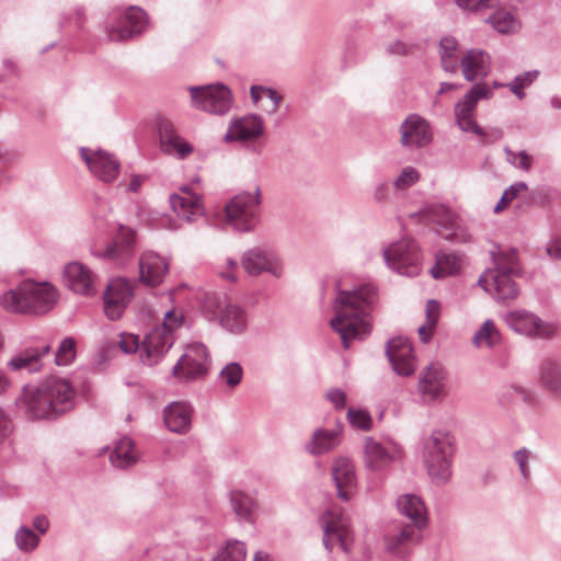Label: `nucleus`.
I'll return each mask as SVG.
<instances>
[{"instance_id":"ddd939ff","label":"nucleus","mask_w":561,"mask_h":561,"mask_svg":"<svg viewBox=\"0 0 561 561\" xmlns=\"http://www.w3.org/2000/svg\"><path fill=\"white\" fill-rule=\"evenodd\" d=\"M323 528V545L328 551H332L339 545L344 552H348L353 541L348 517L341 511L332 508L321 517Z\"/></svg>"},{"instance_id":"5fc2aeb1","label":"nucleus","mask_w":561,"mask_h":561,"mask_svg":"<svg viewBox=\"0 0 561 561\" xmlns=\"http://www.w3.org/2000/svg\"><path fill=\"white\" fill-rule=\"evenodd\" d=\"M346 416L354 428L369 431L373 427V419L367 410L350 408Z\"/></svg>"},{"instance_id":"e433bc0d","label":"nucleus","mask_w":561,"mask_h":561,"mask_svg":"<svg viewBox=\"0 0 561 561\" xmlns=\"http://www.w3.org/2000/svg\"><path fill=\"white\" fill-rule=\"evenodd\" d=\"M219 324L229 333L241 334L248 328L247 312L241 306L231 301L220 316Z\"/></svg>"},{"instance_id":"39448f33","label":"nucleus","mask_w":561,"mask_h":561,"mask_svg":"<svg viewBox=\"0 0 561 561\" xmlns=\"http://www.w3.org/2000/svg\"><path fill=\"white\" fill-rule=\"evenodd\" d=\"M148 24L146 11L138 5H129L124 10L111 11L102 24V31L107 42L122 43L141 35Z\"/></svg>"},{"instance_id":"f03ea898","label":"nucleus","mask_w":561,"mask_h":561,"mask_svg":"<svg viewBox=\"0 0 561 561\" xmlns=\"http://www.w3.org/2000/svg\"><path fill=\"white\" fill-rule=\"evenodd\" d=\"M76 390L68 379L49 377L38 386H25L16 405L32 419H50L75 407Z\"/></svg>"},{"instance_id":"9b49d317","label":"nucleus","mask_w":561,"mask_h":561,"mask_svg":"<svg viewBox=\"0 0 561 561\" xmlns=\"http://www.w3.org/2000/svg\"><path fill=\"white\" fill-rule=\"evenodd\" d=\"M503 320L515 333L530 339L549 340L557 332L554 324L526 309L508 311L503 316Z\"/></svg>"},{"instance_id":"de8ad7c7","label":"nucleus","mask_w":561,"mask_h":561,"mask_svg":"<svg viewBox=\"0 0 561 561\" xmlns=\"http://www.w3.org/2000/svg\"><path fill=\"white\" fill-rule=\"evenodd\" d=\"M14 540L18 549L25 553L34 551L41 541L39 536L26 526L18 528Z\"/></svg>"},{"instance_id":"6e6d98bb","label":"nucleus","mask_w":561,"mask_h":561,"mask_svg":"<svg viewBox=\"0 0 561 561\" xmlns=\"http://www.w3.org/2000/svg\"><path fill=\"white\" fill-rule=\"evenodd\" d=\"M504 152L506 161L517 169L529 171L533 167L534 158L526 151L514 152L511 148L505 147Z\"/></svg>"},{"instance_id":"6e6552de","label":"nucleus","mask_w":561,"mask_h":561,"mask_svg":"<svg viewBox=\"0 0 561 561\" xmlns=\"http://www.w3.org/2000/svg\"><path fill=\"white\" fill-rule=\"evenodd\" d=\"M190 92L192 106L198 111L221 116L232 107L231 91L222 83L191 87Z\"/></svg>"},{"instance_id":"1a4fd4ad","label":"nucleus","mask_w":561,"mask_h":561,"mask_svg":"<svg viewBox=\"0 0 561 561\" xmlns=\"http://www.w3.org/2000/svg\"><path fill=\"white\" fill-rule=\"evenodd\" d=\"M492 96L493 92L486 83L473 84L455 105L454 112L458 127L463 131L484 136L483 129L476 121V108L480 100H490Z\"/></svg>"},{"instance_id":"20e7f679","label":"nucleus","mask_w":561,"mask_h":561,"mask_svg":"<svg viewBox=\"0 0 561 561\" xmlns=\"http://www.w3.org/2000/svg\"><path fill=\"white\" fill-rule=\"evenodd\" d=\"M455 454L453 435L443 430H435L423 440L422 460L427 474L436 485L446 484L451 478Z\"/></svg>"},{"instance_id":"7ed1b4c3","label":"nucleus","mask_w":561,"mask_h":561,"mask_svg":"<svg viewBox=\"0 0 561 561\" xmlns=\"http://www.w3.org/2000/svg\"><path fill=\"white\" fill-rule=\"evenodd\" d=\"M57 302V291L48 283L24 280L0 296V306L11 313H45Z\"/></svg>"},{"instance_id":"423d86ee","label":"nucleus","mask_w":561,"mask_h":561,"mask_svg":"<svg viewBox=\"0 0 561 561\" xmlns=\"http://www.w3.org/2000/svg\"><path fill=\"white\" fill-rule=\"evenodd\" d=\"M382 256L386 265L400 275L414 277L422 271L423 254L412 238L391 242L383 249Z\"/></svg>"},{"instance_id":"58836bf2","label":"nucleus","mask_w":561,"mask_h":561,"mask_svg":"<svg viewBox=\"0 0 561 561\" xmlns=\"http://www.w3.org/2000/svg\"><path fill=\"white\" fill-rule=\"evenodd\" d=\"M442 68L449 73L458 71L460 58L458 56V42L453 36H445L438 46Z\"/></svg>"},{"instance_id":"680f3d73","label":"nucleus","mask_w":561,"mask_h":561,"mask_svg":"<svg viewBox=\"0 0 561 561\" xmlns=\"http://www.w3.org/2000/svg\"><path fill=\"white\" fill-rule=\"evenodd\" d=\"M515 392L517 397L530 408H537L540 403L538 393L533 389L516 387Z\"/></svg>"},{"instance_id":"8fccbe9b","label":"nucleus","mask_w":561,"mask_h":561,"mask_svg":"<svg viewBox=\"0 0 561 561\" xmlns=\"http://www.w3.org/2000/svg\"><path fill=\"white\" fill-rule=\"evenodd\" d=\"M243 369L239 363H228L221 368L218 380L228 388H236L242 380Z\"/></svg>"},{"instance_id":"4c0bfd02","label":"nucleus","mask_w":561,"mask_h":561,"mask_svg":"<svg viewBox=\"0 0 561 561\" xmlns=\"http://www.w3.org/2000/svg\"><path fill=\"white\" fill-rule=\"evenodd\" d=\"M463 264V259L460 254L454 252H442L436 254V263L430 270L434 278H444L458 274Z\"/></svg>"},{"instance_id":"79ce46f5","label":"nucleus","mask_w":561,"mask_h":561,"mask_svg":"<svg viewBox=\"0 0 561 561\" xmlns=\"http://www.w3.org/2000/svg\"><path fill=\"white\" fill-rule=\"evenodd\" d=\"M87 20L85 8L83 5H75L60 14L58 24L61 28L73 27L78 31H82Z\"/></svg>"},{"instance_id":"49530a36","label":"nucleus","mask_w":561,"mask_h":561,"mask_svg":"<svg viewBox=\"0 0 561 561\" xmlns=\"http://www.w3.org/2000/svg\"><path fill=\"white\" fill-rule=\"evenodd\" d=\"M247 547L239 540H228L213 561H245Z\"/></svg>"},{"instance_id":"37998d69","label":"nucleus","mask_w":561,"mask_h":561,"mask_svg":"<svg viewBox=\"0 0 561 561\" xmlns=\"http://www.w3.org/2000/svg\"><path fill=\"white\" fill-rule=\"evenodd\" d=\"M486 21L502 34L514 33L519 28L518 20L505 10H497Z\"/></svg>"},{"instance_id":"c9c22d12","label":"nucleus","mask_w":561,"mask_h":561,"mask_svg":"<svg viewBox=\"0 0 561 561\" xmlns=\"http://www.w3.org/2000/svg\"><path fill=\"white\" fill-rule=\"evenodd\" d=\"M110 460L114 467L126 469L138 462L139 451L129 437H123L116 443Z\"/></svg>"},{"instance_id":"f704fd0d","label":"nucleus","mask_w":561,"mask_h":561,"mask_svg":"<svg viewBox=\"0 0 561 561\" xmlns=\"http://www.w3.org/2000/svg\"><path fill=\"white\" fill-rule=\"evenodd\" d=\"M192 409L187 403L173 402L164 409L165 426L174 433L183 434L191 426Z\"/></svg>"},{"instance_id":"bb28decb","label":"nucleus","mask_w":561,"mask_h":561,"mask_svg":"<svg viewBox=\"0 0 561 561\" xmlns=\"http://www.w3.org/2000/svg\"><path fill=\"white\" fill-rule=\"evenodd\" d=\"M536 378L538 386L561 404V359L552 356L541 359Z\"/></svg>"},{"instance_id":"4be33fe9","label":"nucleus","mask_w":561,"mask_h":561,"mask_svg":"<svg viewBox=\"0 0 561 561\" xmlns=\"http://www.w3.org/2000/svg\"><path fill=\"white\" fill-rule=\"evenodd\" d=\"M170 205L176 216L187 222L196 220L205 213L201 196L191 185H184L178 193L172 194Z\"/></svg>"},{"instance_id":"774afa93","label":"nucleus","mask_w":561,"mask_h":561,"mask_svg":"<svg viewBox=\"0 0 561 561\" xmlns=\"http://www.w3.org/2000/svg\"><path fill=\"white\" fill-rule=\"evenodd\" d=\"M390 198V187L386 182L378 183L373 192V199L378 203H386Z\"/></svg>"},{"instance_id":"c85d7f7f","label":"nucleus","mask_w":561,"mask_h":561,"mask_svg":"<svg viewBox=\"0 0 561 561\" xmlns=\"http://www.w3.org/2000/svg\"><path fill=\"white\" fill-rule=\"evenodd\" d=\"M421 529L420 527L407 524L400 529L388 534L385 537L387 551L396 558H407L411 552V548L417 542Z\"/></svg>"},{"instance_id":"473e14b6","label":"nucleus","mask_w":561,"mask_h":561,"mask_svg":"<svg viewBox=\"0 0 561 561\" xmlns=\"http://www.w3.org/2000/svg\"><path fill=\"white\" fill-rule=\"evenodd\" d=\"M342 425L329 430L319 427L314 430L310 439L305 444V449L312 456H320L334 450L341 444Z\"/></svg>"},{"instance_id":"412c9836","label":"nucleus","mask_w":561,"mask_h":561,"mask_svg":"<svg viewBox=\"0 0 561 561\" xmlns=\"http://www.w3.org/2000/svg\"><path fill=\"white\" fill-rule=\"evenodd\" d=\"M513 274L486 270L478 279V285L485 291L494 289V298L501 302L515 300L519 295L517 284L512 279Z\"/></svg>"},{"instance_id":"cd10ccee","label":"nucleus","mask_w":561,"mask_h":561,"mask_svg":"<svg viewBox=\"0 0 561 561\" xmlns=\"http://www.w3.org/2000/svg\"><path fill=\"white\" fill-rule=\"evenodd\" d=\"M332 477L339 499L348 501L354 495L357 484L355 467L347 457H339L332 465Z\"/></svg>"},{"instance_id":"393cba45","label":"nucleus","mask_w":561,"mask_h":561,"mask_svg":"<svg viewBox=\"0 0 561 561\" xmlns=\"http://www.w3.org/2000/svg\"><path fill=\"white\" fill-rule=\"evenodd\" d=\"M399 453V445L392 439L378 442L368 437L365 440V462L370 470H382L394 460Z\"/></svg>"},{"instance_id":"aec40b11","label":"nucleus","mask_w":561,"mask_h":561,"mask_svg":"<svg viewBox=\"0 0 561 561\" xmlns=\"http://www.w3.org/2000/svg\"><path fill=\"white\" fill-rule=\"evenodd\" d=\"M64 280L70 290L82 296L90 297L98 291V276L80 262H71L65 266Z\"/></svg>"},{"instance_id":"2f4dec72","label":"nucleus","mask_w":561,"mask_h":561,"mask_svg":"<svg viewBox=\"0 0 561 561\" xmlns=\"http://www.w3.org/2000/svg\"><path fill=\"white\" fill-rule=\"evenodd\" d=\"M161 149L178 159H185L193 152V146L182 138L175 130L174 126L162 121L158 127Z\"/></svg>"},{"instance_id":"338daca9","label":"nucleus","mask_w":561,"mask_h":561,"mask_svg":"<svg viewBox=\"0 0 561 561\" xmlns=\"http://www.w3.org/2000/svg\"><path fill=\"white\" fill-rule=\"evenodd\" d=\"M493 0H456L459 8L467 11H479L492 5Z\"/></svg>"},{"instance_id":"72a5a7b5","label":"nucleus","mask_w":561,"mask_h":561,"mask_svg":"<svg viewBox=\"0 0 561 561\" xmlns=\"http://www.w3.org/2000/svg\"><path fill=\"white\" fill-rule=\"evenodd\" d=\"M397 508L412 522L411 525L420 528L426 525V507L420 496L409 493L400 495L397 500Z\"/></svg>"},{"instance_id":"052dcab7","label":"nucleus","mask_w":561,"mask_h":561,"mask_svg":"<svg viewBox=\"0 0 561 561\" xmlns=\"http://www.w3.org/2000/svg\"><path fill=\"white\" fill-rule=\"evenodd\" d=\"M184 317L182 312H179L176 310H169L165 312V316L163 318V323L159 325L158 328H163L173 335V331L180 328L183 323Z\"/></svg>"},{"instance_id":"3c124183","label":"nucleus","mask_w":561,"mask_h":561,"mask_svg":"<svg viewBox=\"0 0 561 561\" xmlns=\"http://www.w3.org/2000/svg\"><path fill=\"white\" fill-rule=\"evenodd\" d=\"M539 76L538 70L525 71L514 78L506 87L519 100L525 98L524 89L531 85Z\"/></svg>"},{"instance_id":"ea45409f","label":"nucleus","mask_w":561,"mask_h":561,"mask_svg":"<svg viewBox=\"0 0 561 561\" xmlns=\"http://www.w3.org/2000/svg\"><path fill=\"white\" fill-rule=\"evenodd\" d=\"M501 342V333L492 320H485L481 328L474 333L472 344L476 347L492 348Z\"/></svg>"},{"instance_id":"dca6fc26","label":"nucleus","mask_w":561,"mask_h":561,"mask_svg":"<svg viewBox=\"0 0 561 561\" xmlns=\"http://www.w3.org/2000/svg\"><path fill=\"white\" fill-rule=\"evenodd\" d=\"M400 142L404 148L421 149L433 140L431 124L417 114H410L400 125Z\"/></svg>"},{"instance_id":"c03bdc74","label":"nucleus","mask_w":561,"mask_h":561,"mask_svg":"<svg viewBox=\"0 0 561 561\" xmlns=\"http://www.w3.org/2000/svg\"><path fill=\"white\" fill-rule=\"evenodd\" d=\"M230 504L233 513L242 519H248L255 508L254 500L241 491L230 493Z\"/></svg>"},{"instance_id":"6ab92c4d","label":"nucleus","mask_w":561,"mask_h":561,"mask_svg":"<svg viewBox=\"0 0 561 561\" xmlns=\"http://www.w3.org/2000/svg\"><path fill=\"white\" fill-rule=\"evenodd\" d=\"M386 355L396 374L411 376L416 367L411 342L407 337H393L387 342Z\"/></svg>"},{"instance_id":"09e8293b","label":"nucleus","mask_w":561,"mask_h":561,"mask_svg":"<svg viewBox=\"0 0 561 561\" xmlns=\"http://www.w3.org/2000/svg\"><path fill=\"white\" fill-rule=\"evenodd\" d=\"M494 268L491 271H499L507 274L518 273V256L515 250L508 252H501L493 257Z\"/></svg>"},{"instance_id":"0e129e2a","label":"nucleus","mask_w":561,"mask_h":561,"mask_svg":"<svg viewBox=\"0 0 561 561\" xmlns=\"http://www.w3.org/2000/svg\"><path fill=\"white\" fill-rule=\"evenodd\" d=\"M325 398L336 410H343L346 405V393L339 388H331L327 391Z\"/></svg>"},{"instance_id":"b1692460","label":"nucleus","mask_w":561,"mask_h":561,"mask_svg":"<svg viewBox=\"0 0 561 561\" xmlns=\"http://www.w3.org/2000/svg\"><path fill=\"white\" fill-rule=\"evenodd\" d=\"M173 335L163 328H153L141 341L140 360L148 366L157 364L173 344Z\"/></svg>"},{"instance_id":"f8f14e48","label":"nucleus","mask_w":561,"mask_h":561,"mask_svg":"<svg viewBox=\"0 0 561 561\" xmlns=\"http://www.w3.org/2000/svg\"><path fill=\"white\" fill-rule=\"evenodd\" d=\"M209 365L207 347L202 343H192L185 347L184 353L173 367L172 374L180 380H195L206 376Z\"/></svg>"},{"instance_id":"7c9ffc66","label":"nucleus","mask_w":561,"mask_h":561,"mask_svg":"<svg viewBox=\"0 0 561 561\" xmlns=\"http://www.w3.org/2000/svg\"><path fill=\"white\" fill-rule=\"evenodd\" d=\"M50 350L48 344L26 347L12 356L7 366L13 371L37 373L43 367V358L50 353Z\"/></svg>"},{"instance_id":"864d4df0","label":"nucleus","mask_w":561,"mask_h":561,"mask_svg":"<svg viewBox=\"0 0 561 561\" xmlns=\"http://www.w3.org/2000/svg\"><path fill=\"white\" fill-rule=\"evenodd\" d=\"M420 179L421 174L414 167H404L400 174L393 179L392 186L398 191H404L416 184Z\"/></svg>"},{"instance_id":"e2e57ef3","label":"nucleus","mask_w":561,"mask_h":561,"mask_svg":"<svg viewBox=\"0 0 561 561\" xmlns=\"http://www.w3.org/2000/svg\"><path fill=\"white\" fill-rule=\"evenodd\" d=\"M426 323L430 329H434L440 314V305L437 300L431 299L425 308Z\"/></svg>"},{"instance_id":"bf43d9fd","label":"nucleus","mask_w":561,"mask_h":561,"mask_svg":"<svg viewBox=\"0 0 561 561\" xmlns=\"http://www.w3.org/2000/svg\"><path fill=\"white\" fill-rule=\"evenodd\" d=\"M117 345L125 354L136 352L140 354L141 343L139 342V337L131 333H121Z\"/></svg>"},{"instance_id":"9d476101","label":"nucleus","mask_w":561,"mask_h":561,"mask_svg":"<svg viewBox=\"0 0 561 561\" xmlns=\"http://www.w3.org/2000/svg\"><path fill=\"white\" fill-rule=\"evenodd\" d=\"M241 266L250 276H259L263 273L274 278H280L285 274V264L282 256L272 249L254 247L243 252Z\"/></svg>"},{"instance_id":"4d7b16f0","label":"nucleus","mask_w":561,"mask_h":561,"mask_svg":"<svg viewBox=\"0 0 561 561\" xmlns=\"http://www.w3.org/2000/svg\"><path fill=\"white\" fill-rule=\"evenodd\" d=\"M527 188L528 186L525 182H517L512 184L504 191L500 202L494 207V213L502 211L512 201L517 197L520 192H524Z\"/></svg>"},{"instance_id":"4468645a","label":"nucleus","mask_w":561,"mask_h":561,"mask_svg":"<svg viewBox=\"0 0 561 561\" xmlns=\"http://www.w3.org/2000/svg\"><path fill=\"white\" fill-rule=\"evenodd\" d=\"M419 393L427 402H439L447 396V373L442 364L431 363L421 373Z\"/></svg>"},{"instance_id":"f257e3e1","label":"nucleus","mask_w":561,"mask_h":561,"mask_svg":"<svg viewBox=\"0 0 561 561\" xmlns=\"http://www.w3.org/2000/svg\"><path fill=\"white\" fill-rule=\"evenodd\" d=\"M377 301V290L371 284H360L352 289L336 284L333 302L334 317L331 328L341 336L344 348L354 340H362L370 333V311Z\"/></svg>"},{"instance_id":"0eeeda50","label":"nucleus","mask_w":561,"mask_h":561,"mask_svg":"<svg viewBox=\"0 0 561 561\" xmlns=\"http://www.w3.org/2000/svg\"><path fill=\"white\" fill-rule=\"evenodd\" d=\"M261 203L262 196L259 186H255L253 192L247 191L237 194L225 206L227 220L238 231L252 230L259 220Z\"/></svg>"},{"instance_id":"c756f323","label":"nucleus","mask_w":561,"mask_h":561,"mask_svg":"<svg viewBox=\"0 0 561 561\" xmlns=\"http://www.w3.org/2000/svg\"><path fill=\"white\" fill-rule=\"evenodd\" d=\"M460 67L467 81L484 79L491 71V57L482 49L471 48L460 58Z\"/></svg>"},{"instance_id":"5701e85b","label":"nucleus","mask_w":561,"mask_h":561,"mask_svg":"<svg viewBox=\"0 0 561 561\" xmlns=\"http://www.w3.org/2000/svg\"><path fill=\"white\" fill-rule=\"evenodd\" d=\"M133 297L131 285L124 278H116L108 283L104 294V312L111 320L122 317L126 306Z\"/></svg>"},{"instance_id":"13d9d810","label":"nucleus","mask_w":561,"mask_h":561,"mask_svg":"<svg viewBox=\"0 0 561 561\" xmlns=\"http://www.w3.org/2000/svg\"><path fill=\"white\" fill-rule=\"evenodd\" d=\"M513 458L519 468V472L524 480H528L530 478V468L529 461L533 458L531 451L526 448H519L513 454Z\"/></svg>"},{"instance_id":"a18cd8bd","label":"nucleus","mask_w":561,"mask_h":561,"mask_svg":"<svg viewBox=\"0 0 561 561\" xmlns=\"http://www.w3.org/2000/svg\"><path fill=\"white\" fill-rule=\"evenodd\" d=\"M230 304L231 300L226 295L207 293L203 299V310L219 321L220 316L224 314L226 307Z\"/></svg>"},{"instance_id":"a878e982","label":"nucleus","mask_w":561,"mask_h":561,"mask_svg":"<svg viewBox=\"0 0 561 561\" xmlns=\"http://www.w3.org/2000/svg\"><path fill=\"white\" fill-rule=\"evenodd\" d=\"M170 263L154 251H144L139 257L140 282L150 287L159 286L169 272Z\"/></svg>"},{"instance_id":"a211bd4d","label":"nucleus","mask_w":561,"mask_h":561,"mask_svg":"<svg viewBox=\"0 0 561 561\" xmlns=\"http://www.w3.org/2000/svg\"><path fill=\"white\" fill-rule=\"evenodd\" d=\"M136 250V231L124 225H119L113 242L105 249L95 251L94 255L112 260L118 264L127 263Z\"/></svg>"},{"instance_id":"2eb2a0df","label":"nucleus","mask_w":561,"mask_h":561,"mask_svg":"<svg viewBox=\"0 0 561 561\" xmlns=\"http://www.w3.org/2000/svg\"><path fill=\"white\" fill-rule=\"evenodd\" d=\"M264 119L257 114H248L233 118L228 126L224 140L226 142H253L264 135Z\"/></svg>"},{"instance_id":"f3484780","label":"nucleus","mask_w":561,"mask_h":561,"mask_svg":"<svg viewBox=\"0 0 561 561\" xmlns=\"http://www.w3.org/2000/svg\"><path fill=\"white\" fill-rule=\"evenodd\" d=\"M80 157L88 165L90 172L102 182H113L119 172L118 160L104 150L80 148Z\"/></svg>"},{"instance_id":"69168bd1","label":"nucleus","mask_w":561,"mask_h":561,"mask_svg":"<svg viewBox=\"0 0 561 561\" xmlns=\"http://www.w3.org/2000/svg\"><path fill=\"white\" fill-rule=\"evenodd\" d=\"M238 268L239 265L237 261L232 259H226L225 266L218 271V274L220 277L229 282H236Z\"/></svg>"},{"instance_id":"a19ab883","label":"nucleus","mask_w":561,"mask_h":561,"mask_svg":"<svg viewBox=\"0 0 561 561\" xmlns=\"http://www.w3.org/2000/svg\"><path fill=\"white\" fill-rule=\"evenodd\" d=\"M250 96L255 105H259L264 98L268 99L270 104L264 107L267 114H275L283 99L274 89L263 85H252L250 88Z\"/></svg>"},{"instance_id":"603ef678","label":"nucleus","mask_w":561,"mask_h":561,"mask_svg":"<svg viewBox=\"0 0 561 561\" xmlns=\"http://www.w3.org/2000/svg\"><path fill=\"white\" fill-rule=\"evenodd\" d=\"M76 357V341L73 337H65L55 354V364L58 366L70 365Z\"/></svg>"}]
</instances>
